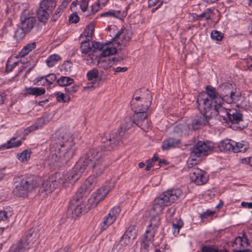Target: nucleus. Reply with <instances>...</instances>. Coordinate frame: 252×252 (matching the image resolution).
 Here are the masks:
<instances>
[{"label": "nucleus", "mask_w": 252, "mask_h": 252, "mask_svg": "<svg viewBox=\"0 0 252 252\" xmlns=\"http://www.w3.org/2000/svg\"><path fill=\"white\" fill-rule=\"evenodd\" d=\"M34 84L38 86L48 85L45 76L37 77L34 80Z\"/></svg>", "instance_id": "nucleus-47"}, {"label": "nucleus", "mask_w": 252, "mask_h": 252, "mask_svg": "<svg viewBox=\"0 0 252 252\" xmlns=\"http://www.w3.org/2000/svg\"><path fill=\"white\" fill-rule=\"evenodd\" d=\"M151 219L148 227H151L154 230H157L160 225V218L159 215L151 216Z\"/></svg>", "instance_id": "nucleus-33"}, {"label": "nucleus", "mask_w": 252, "mask_h": 252, "mask_svg": "<svg viewBox=\"0 0 252 252\" xmlns=\"http://www.w3.org/2000/svg\"><path fill=\"white\" fill-rule=\"evenodd\" d=\"M200 111L203 116L198 118L195 119L192 121V126L194 129H198L207 125L209 123V120L212 118L211 117H207L202 111Z\"/></svg>", "instance_id": "nucleus-22"}, {"label": "nucleus", "mask_w": 252, "mask_h": 252, "mask_svg": "<svg viewBox=\"0 0 252 252\" xmlns=\"http://www.w3.org/2000/svg\"><path fill=\"white\" fill-rule=\"evenodd\" d=\"M80 2L81 3L79 4L80 5V6L82 11H86L88 5V1H80Z\"/></svg>", "instance_id": "nucleus-63"}, {"label": "nucleus", "mask_w": 252, "mask_h": 252, "mask_svg": "<svg viewBox=\"0 0 252 252\" xmlns=\"http://www.w3.org/2000/svg\"><path fill=\"white\" fill-rule=\"evenodd\" d=\"M99 73L96 69H93L89 71L87 74L89 80H93L98 77Z\"/></svg>", "instance_id": "nucleus-46"}, {"label": "nucleus", "mask_w": 252, "mask_h": 252, "mask_svg": "<svg viewBox=\"0 0 252 252\" xmlns=\"http://www.w3.org/2000/svg\"><path fill=\"white\" fill-rule=\"evenodd\" d=\"M57 133L59 143H52L50 145L52 154L49 160L53 165L60 167L66 164L71 158V149L75 143L69 133L62 130L58 131Z\"/></svg>", "instance_id": "nucleus-1"}, {"label": "nucleus", "mask_w": 252, "mask_h": 252, "mask_svg": "<svg viewBox=\"0 0 252 252\" xmlns=\"http://www.w3.org/2000/svg\"><path fill=\"white\" fill-rule=\"evenodd\" d=\"M121 211V209L119 206L113 207L109 212L108 215L105 216L103 221L100 225L101 230L106 229L110 225H111L116 220Z\"/></svg>", "instance_id": "nucleus-17"}, {"label": "nucleus", "mask_w": 252, "mask_h": 252, "mask_svg": "<svg viewBox=\"0 0 252 252\" xmlns=\"http://www.w3.org/2000/svg\"><path fill=\"white\" fill-rule=\"evenodd\" d=\"M105 144L103 148H93L89 150L79 160V164L83 167L84 171L88 167L92 174L95 177L102 175L106 168L104 160Z\"/></svg>", "instance_id": "nucleus-2"}, {"label": "nucleus", "mask_w": 252, "mask_h": 252, "mask_svg": "<svg viewBox=\"0 0 252 252\" xmlns=\"http://www.w3.org/2000/svg\"><path fill=\"white\" fill-rule=\"evenodd\" d=\"M111 189L110 187L105 186L98 189L94 192L88 199L89 205L91 208L96 207L98 203L102 201L108 194Z\"/></svg>", "instance_id": "nucleus-16"}, {"label": "nucleus", "mask_w": 252, "mask_h": 252, "mask_svg": "<svg viewBox=\"0 0 252 252\" xmlns=\"http://www.w3.org/2000/svg\"><path fill=\"white\" fill-rule=\"evenodd\" d=\"M190 156V158L189 159L187 162V165L188 168H192L197 164V161L196 159H194Z\"/></svg>", "instance_id": "nucleus-60"}, {"label": "nucleus", "mask_w": 252, "mask_h": 252, "mask_svg": "<svg viewBox=\"0 0 252 252\" xmlns=\"http://www.w3.org/2000/svg\"><path fill=\"white\" fill-rule=\"evenodd\" d=\"M45 77L46 78L48 85L52 84L56 79V76L55 74L53 73L48 74Z\"/></svg>", "instance_id": "nucleus-56"}, {"label": "nucleus", "mask_w": 252, "mask_h": 252, "mask_svg": "<svg viewBox=\"0 0 252 252\" xmlns=\"http://www.w3.org/2000/svg\"><path fill=\"white\" fill-rule=\"evenodd\" d=\"M173 228L174 229L173 234L175 236L178 235L179 230L183 225V222L180 219H176L172 221Z\"/></svg>", "instance_id": "nucleus-34"}, {"label": "nucleus", "mask_w": 252, "mask_h": 252, "mask_svg": "<svg viewBox=\"0 0 252 252\" xmlns=\"http://www.w3.org/2000/svg\"><path fill=\"white\" fill-rule=\"evenodd\" d=\"M61 59V58L60 56L57 54H53L51 55L47 58L46 63L49 67H53Z\"/></svg>", "instance_id": "nucleus-35"}, {"label": "nucleus", "mask_w": 252, "mask_h": 252, "mask_svg": "<svg viewBox=\"0 0 252 252\" xmlns=\"http://www.w3.org/2000/svg\"><path fill=\"white\" fill-rule=\"evenodd\" d=\"M39 126L37 124L35 123L32 126L28 127L25 129L26 134H28L29 133H31L33 131L36 130L39 128Z\"/></svg>", "instance_id": "nucleus-57"}, {"label": "nucleus", "mask_w": 252, "mask_h": 252, "mask_svg": "<svg viewBox=\"0 0 252 252\" xmlns=\"http://www.w3.org/2000/svg\"><path fill=\"white\" fill-rule=\"evenodd\" d=\"M31 153V150H25L20 154H17V158L22 162H26L30 159Z\"/></svg>", "instance_id": "nucleus-37"}, {"label": "nucleus", "mask_w": 252, "mask_h": 252, "mask_svg": "<svg viewBox=\"0 0 252 252\" xmlns=\"http://www.w3.org/2000/svg\"><path fill=\"white\" fill-rule=\"evenodd\" d=\"M102 48L101 55L102 57H106L115 54L117 52L116 47H113L111 44L103 45Z\"/></svg>", "instance_id": "nucleus-30"}, {"label": "nucleus", "mask_w": 252, "mask_h": 252, "mask_svg": "<svg viewBox=\"0 0 252 252\" xmlns=\"http://www.w3.org/2000/svg\"><path fill=\"white\" fill-rule=\"evenodd\" d=\"M114 63L115 59L113 58L112 59L110 58L100 59L98 62L97 65L99 67L107 70L111 68Z\"/></svg>", "instance_id": "nucleus-28"}, {"label": "nucleus", "mask_w": 252, "mask_h": 252, "mask_svg": "<svg viewBox=\"0 0 252 252\" xmlns=\"http://www.w3.org/2000/svg\"><path fill=\"white\" fill-rule=\"evenodd\" d=\"M79 20V17L76 13L71 14L69 17V21L71 23H76Z\"/></svg>", "instance_id": "nucleus-58"}, {"label": "nucleus", "mask_w": 252, "mask_h": 252, "mask_svg": "<svg viewBox=\"0 0 252 252\" xmlns=\"http://www.w3.org/2000/svg\"><path fill=\"white\" fill-rule=\"evenodd\" d=\"M212 14V11H211V10L210 9H207L200 15H196V17H193V19L196 20H200L202 19L208 20L210 19Z\"/></svg>", "instance_id": "nucleus-41"}, {"label": "nucleus", "mask_w": 252, "mask_h": 252, "mask_svg": "<svg viewBox=\"0 0 252 252\" xmlns=\"http://www.w3.org/2000/svg\"><path fill=\"white\" fill-rule=\"evenodd\" d=\"M57 83L61 86H68L73 83V80L69 77L61 76L57 80Z\"/></svg>", "instance_id": "nucleus-36"}, {"label": "nucleus", "mask_w": 252, "mask_h": 252, "mask_svg": "<svg viewBox=\"0 0 252 252\" xmlns=\"http://www.w3.org/2000/svg\"><path fill=\"white\" fill-rule=\"evenodd\" d=\"M126 236V235L124 234L120 240V244L123 247L127 246L132 240Z\"/></svg>", "instance_id": "nucleus-51"}, {"label": "nucleus", "mask_w": 252, "mask_h": 252, "mask_svg": "<svg viewBox=\"0 0 252 252\" xmlns=\"http://www.w3.org/2000/svg\"><path fill=\"white\" fill-rule=\"evenodd\" d=\"M37 186L38 183L32 177L23 178L16 182L13 193L17 196L26 197Z\"/></svg>", "instance_id": "nucleus-7"}, {"label": "nucleus", "mask_w": 252, "mask_h": 252, "mask_svg": "<svg viewBox=\"0 0 252 252\" xmlns=\"http://www.w3.org/2000/svg\"><path fill=\"white\" fill-rule=\"evenodd\" d=\"M35 47L36 43L35 42L28 44L24 47V48L19 53L18 56H16V58H18L20 57L21 58V62L23 63V61L22 60V58L28 55L30 52L35 49Z\"/></svg>", "instance_id": "nucleus-26"}, {"label": "nucleus", "mask_w": 252, "mask_h": 252, "mask_svg": "<svg viewBox=\"0 0 252 252\" xmlns=\"http://www.w3.org/2000/svg\"><path fill=\"white\" fill-rule=\"evenodd\" d=\"M242 119L243 115L241 113L236 110L232 109L229 114L228 120L233 124H239L242 121Z\"/></svg>", "instance_id": "nucleus-27"}, {"label": "nucleus", "mask_w": 252, "mask_h": 252, "mask_svg": "<svg viewBox=\"0 0 252 252\" xmlns=\"http://www.w3.org/2000/svg\"><path fill=\"white\" fill-rule=\"evenodd\" d=\"M133 124H134L133 117H126L121 126V130L119 134L115 131L104 133L101 137V141L102 143L105 144V150L111 151L116 147L121 140L120 133L122 132L123 130L125 131L130 128Z\"/></svg>", "instance_id": "nucleus-5"}, {"label": "nucleus", "mask_w": 252, "mask_h": 252, "mask_svg": "<svg viewBox=\"0 0 252 252\" xmlns=\"http://www.w3.org/2000/svg\"><path fill=\"white\" fill-rule=\"evenodd\" d=\"M157 230H154L152 228H151V227H148L145 235V241H144V243L145 242H149L152 241V240L153 239L154 234Z\"/></svg>", "instance_id": "nucleus-43"}, {"label": "nucleus", "mask_w": 252, "mask_h": 252, "mask_svg": "<svg viewBox=\"0 0 252 252\" xmlns=\"http://www.w3.org/2000/svg\"><path fill=\"white\" fill-rule=\"evenodd\" d=\"M124 234L126 235V236L128 237L129 238H130L131 240H134L136 237V230L135 226L134 225L129 226L125 231Z\"/></svg>", "instance_id": "nucleus-40"}, {"label": "nucleus", "mask_w": 252, "mask_h": 252, "mask_svg": "<svg viewBox=\"0 0 252 252\" xmlns=\"http://www.w3.org/2000/svg\"><path fill=\"white\" fill-rule=\"evenodd\" d=\"M211 36L213 39L216 40L217 41H220L222 39L223 34L220 32L213 31L211 32Z\"/></svg>", "instance_id": "nucleus-48"}, {"label": "nucleus", "mask_w": 252, "mask_h": 252, "mask_svg": "<svg viewBox=\"0 0 252 252\" xmlns=\"http://www.w3.org/2000/svg\"><path fill=\"white\" fill-rule=\"evenodd\" d=\"M221 101L220 94L216 91L215 88L212 86H207L205 92L200 93L197 96L196 103L199 110L203 112L211 107Z\"/></svg>", "instance_id": "nucleus-4"}, {"label": "nucleus", "mask_w": 252, "mask_h": 252, "mask_svg": "<svg viewBox=\"0 0 252 252\" xmlns=\"http://www.w3.org/2000/svg\"><path fill=\"white\" fill-rule=\"evenodd\" d=\"M243 242L246 243L247 246H248V241L246 237H238L235 239V243L236 244H239L241 247H243Z\"/></svg>", "instance_id": "nucleus-53"}, {"label": "nucleus", "mask_w": 252, "mask_h": 252, "mask_svg": "<svg viewBox=\"0 0 252 252\" xmlns=\"http://www.w3.org/2000/svg\"><path fill=\"white\" fill-rule=\"evenodd\" d=\"M144 113H146V112L135 113V114L133 115L134 124L139 127L140 126V124H141L142 120L144 119L143 118L142 115V114Z\"/></svg>", "instance_id": "nucleus-45"}, {"label": "nucleus", "mask_w": 252, "mask_h": 252, "mask_svg": "<svg viewBox=\"0 0 252 252\" xmlns=\"http://www.w3.org/2000/svg\"><path fill=\"white\" fill-rule=\"evenodd\" d=\"M58 101L62 102H68L70 101V96L68 94H64L60 92H56L54 94Z\"/></svg>", "instance_id": "nucleus-39"}, {"label": "nucleus", "mask_w": 252, "mask_h": 252, "mask_svg": "<svg viewBox=\"0 0 252 252\" xmlns=\"http://www.w3.org/2000/svg\"><path fill=\"white\" fill-rule=\"evenodd\" d=\"M182 194L179 189H172L164 192L156 198L150 211V216L159 215L165 206L171 205Z\"/></svg>", "instance_id": "nucleus-3"}, {"label": "nucleus", "mask_w": 252, "mask_h": 252, "mask_svg": "<svg viewBox=\"0 0 252 252\" xmlns=\"http://www.w3.org/2000/svg\"><path fill=\"white\" fill-rule=\"evenodd\" d=\"M84 172V168L79 164V161L76 166L71 170L63 173V174H58V179L60 184L63 187L68 186L69 184H73L81 176V174Z\"/></svg>", "instance_id": "nucleus-9"}, {"label": "nucleus", "mask_w": 252, "mask_h": 252, "mask_svg": "<svg viewBox=\"0 0 252 252\" xmlns=\"http://www.w3.org/2000/svg\"><path fill=\"white\" fill-rule=\"evenodd\" d=\"M222 101L220 103L214 104L208 110L203 112L207 117L216 118L219 116L222 118L223 120L227 121L228 119L231 109H226L221 106Z\"/></svg>", "instance_id": "nucleus-13"}, {"label": "nucleus", "mask_w": 252, "mask_h": 252, "mask_svg": "<svg viewBox=\"0 0 252 252\" xmlns=\"http://www.w3.org/2000/svg\"><path fill=\"white\" fill-rule=\"evenodd\" d=\"M39 244L36 237L30 234L13 246L11 248V252H21L27 250L28 252H39Z\"/></svg>", "instance_id": "nucleus-8"}, {"label": "nucleus", "mask_w": 252, "mask_h": 252, "mask_svg": "<svg viewBox=\"0 0 252 252\" xmlns=\"http://www.w3.org/2000/svg\"><path fill=\"white\" fill-rule=\"evenodd\" d=\"M121 10H113V11H110L109 12H106L105 13H104L103 14H102V16H113L114 17H119L121 15Z\"/></svg>", "instance_id": "nucleus-54"}, {"label": "nucleus", "mask_w": 252, "mask_h": 252, "mask_svg": "<svg viewBox=\"0 0 252 252\" xmlns=\"http://www.w3.org/2000/svg\"><path fill=\"white\" fill-rule=\"evenodd\" d=\"M82 193L78 191L69 204V208L72 210V214L77 217L88 212L90 207V206H86V198L83 197Z\"/></svg>", "instance_id": "nucleus-11"}, {"label": "nucleus", "mask_w": 252, "mask_h": 252, "mask_svg": "<svg viewBox=\"0 0 252 252\" xmlns=\"http://www.w3.org/2000/svg\"><path fill=\"white\" fill-rule=\"evenodd\" d=\"M9 218L8 213L4 210L0 211V220L6 221Z\"/></svg>", "instance_id": "nucleus-59"}, {"label": "nucleus", "mask_w": 252, "mask_h": 252, "mask_svg": "<svg viewBox=\"0 0 252 252\" xmlns=\"http://www.w3.org/2000/svg\"><path fill=\"white\" fill-rule=\"evenodd\" d=\"M23 92L26 95L38 96L44 94L45 90L39 87H26Z\"/></svg>", "instance_id": "nucleus-23"}, {"label": "nucleus", "mask_w": 252, "mask_h": 252, "mask_svg": "<svg viewBox=\"0 0 252 252\" xmlns=\"http://www.w3.org/2000/svg\"><path fill=\"white\" fill-rule=\"evenodd\" d=\"M152 97L151 93L147 90L136 92L132 98L130 104L132 110L135 113L146 112L151 104Z\"/></svg>", "instance_id": "nucleus-6"}, {"label": "nucleus", "mask_w": 252, "mask_h": 252, "mask_svg": "<svg viewBox=\"0 0 252 252\" xmlns=\"http://www.w3.org/2000/svg\"><path fill=\"white\" fill-rule=\"evenodd\" d=\"M218 90L219 92L221 101H225L230 104L235 103L239 99L240 94L236 93L235 89L231 84L225 83L219 86Z\"/></svg>", "instance_id": "nucleus-10"}, {"label": "nucleus", "mask_w": 252, "mask_h": 252, "mask_svg": "<svg viewBox=\"0 0 252 252\" xmlns=\"http://www.w3.org/2000/svg\"><path fill=\"white\" fill-rule=\"evenodd\" d=\"M89 41H88L87 39L84 41H82L81 43V45L80 46V49L81 51L82 54L83 56H86L89 53H92L94 50L92 49V48L90 47L89 43Z\"/></svg>", "instance_id": "nucleus-32"}, {"label": "nucleus", "mask_w": 252, "mask_h": 252, "mask_svg": "<svg viewBox=\"0 0 252 252\" xmlns=\"http://www.w3.org/2000/svg\"><path fill=\"white\" fill-rule=\"evenodd\" d=\"M55 6V1H41L36 11V15L38 21L45 23Z\"/></svg>", "instance_id": "nucleus-12"}, {"label": "nucleus", "mask_w": 252, "mask_h": 252, "mask_svg": "<svg viewBox=\"0 0 252 252\" xmlns=\"http://www.w3.org/2000/svg\"><path fill=\"white\" fill-rule=\"evenodd\" d=\"M131 36L132 32L130 31L122 29L114 37L113 43L114 44H117V48L121 50L130 41Z\"/></svg>", "instance_id": "nucleus-15"}, {"label": "nucleus", "mask_w": 252, "mask_h": 252, "mask_svg": "<svg viewBox=\"0 0 252 252\" xmlns=\"http://www.w3.org/2000/svg\"><path fill=\"white\" fill-rule=\"evenodd\" d=\"M234 144H235L234 141L225 139L220 142L219 145V147L220 149V150L221 151L233 152V147Z\"/></svg>", "instance_id": "nucleus-24"}, {"label": "nucleus", "mask_w": 252, "mask_h": 252, "mask_svg": "<svg viewBox=\"0 0 252 252\" xmlns=\"http://www.w3.org/2000/svg\"><path fill=\"white\" fill-rule=\"evenodd\" d=\"M180 143V140L178 139L170 138L164 140L162 145V149L163 150H168L171 148L177 146Z\"/></svg>", "instance_id": "nucleus-25"}, {"label": "nucleus", "mask_w": 252, "mask_h": 252, "mask_svg": "<svg viewBox=\"0 0 252 252\" xmlns=\"http://www.w3.org/2000/svg\"><path fill=\"white\" fill-rule=\"evenodd\" d=\"M176 209L174 207L169 208L166 213V219L169 221H172L173 220V215L175 212Z\"/></svg>", "instance_id": "nucleus-49"}, {"label": "nucleus", "mask_w": 252, "mask_h": 252, "mask_svg": "<svg viewBox=\"0 0 252 252\" xmlns=\"http://www.w3.org/2000/svg\"><path fill=\"white\" fill-rule=\"evenodd\" d=\"M36 23V20L34 17H21V27L26 32H30L33 28Z\"/></svg>", "instance_id": "nucleus-21"}, {"label": "nucleus", "mask_w": 252, "mask_h": 252, "mask_svg": "<svg viewBox=\"0 0 252 252\" xmlns=\"http://www.w3.org/2000/svg\"><path fill=\"white\" fill-rule=\"evenodd\" d=\"M113 69L114 70V74L115 75L119 72H124L127 70L126 67H117L116 68L113 67Z\"/></svg>", "instance_id": "nucleus-62"}, {"label": "nucleus", "mask_w": 252, "mask_h": 252, "mask_svg": "<svg viewBox=\"0 0 252 252\" xmlns=\"http://www.w3.org/2000/svg\"><path fill=\"white\" fill-rule=\"evenodd\" d=\"M143 118L144 119L140 124V127L143 129V130L146 131H148L150 128V124L148 121L147 119V113H144L142 114Z\"/></svg>", "instance_id": "nucleus-42"}, {"label": "nucleus", "mask_w": 252, "mask_h": 252, "mask_svg": "<svg viewBox=\"0 0 252 252\" xmlns=\"http://www.w3.org/2000/svg\"><path fill=\"white\" fill-rule=\"evenodd\" d=\"M215 213V211H211L208 210L200 215L201 219L202 220H203L205 219H206L208 217L213 216Z\"/></svg>", "instance_id": "nucleus-55"}, {"label": "nucleus", "mask_w": 252, "mask_h": 252, "mask_svg": "<svg viewBox=\"0 0 252 252\" xmlns=\"http://www.w3.org/2000/svg\"><path fill=\"white\" fill-rule=\"evenodd\" d=\"M235 144L233 147L234 153L244 152L249 147L248 143L244 141L239 142H235Z\"/></svg>", "instance_id": "nucleus-29"}, {"label": "nucleus", "mask_w": 252, "mask_h": 252, "mask_svg": "<svg viewBox=\"0 0 252 252\" xmlns=\"http://www.w3.org/2000/svg\"><path fill=\"white\" fill-rule=\"evenodd\" d=\"M94 23L92 22L87 25L85 29L83 35L86 37L88 41H90L92 39V36L94 31Z\"/></svg>", "instance_id": "nucleus-31"}, {"label": "nucleus", "mask_w": 252, "mask_h": 252, "mask_svg": "<svg viewBox=\"0 0 252 252\" xmlns=\"http://www.w3.org/2000/svg\"><path fill=\"white\" fill-rule=\"evenodd\" d=\"M92 174L86 180L84 184L82 185L78 190L80 193L89 192L92 189L93 186L95 184L96 178Z\"/></svg>", "instance_id": "nucleus-20"}, {"label": "nucleus", "mask_w": 252, "mask_h": 252, "mask_svg": "<svg viewBox=\"0 0 252 252\" xmlns=\"http://www.w3.org/2000/svg\"><path fill=\"white\" fill-rule=\"evenodd\" d=\"M28 33L29 32H26L25 30L21 27L16 30L14 36L17 40H20L23 39Z\"/></svg>", "instance_id": "nucleus-44"}, {"label": "nucleus", "mask_w": 252, "mask_h": 252, "mask_svg": "<svg viewBox=\"0 0 252 252\" xmlns=\"http://www.w3.org/2000/svg\"><path fill=\"white\" fill-rule=\"evenodd\" d=\"M15 139L16 138L15 137L12 138L6 143H5L3 146L6 149H10L11 148L18 147L20 146L22 144L21 141L18 140L15 141Z\"/></svg>", "instance_id": "nucleus-38"}, {"label": "nucleus", "mask_w": 252, "mask_h": 252, "mask_svg": "<svg viewBox=\"0 0 252 252\" xmlns=\"http://www.w3.org/2000/svg\"><path fill=\"white\" fill-rule=\"evenodd\" d=\"M191 180L197 185H202L206 183L208 180L207 173L203 170L194 168L190 173Z\"/></svg>", "instance_id": "nucleus-19"}, {"label": "nucleus", "mask_w": 252, "mask_h": 252, "mask_svg": "<svg viewBox=\"0 0 252 252\" xmlns=\"http://www.w3.org/2000/svg\"><path fill=\"white\" fill-rule=\"evenodd\" d=\"M61 185L59 182L57 175L55 174L52 175L45 180L42 183V187H40V191L41 192H45L46 194L50 193L53 191L56 188Z\"/></svg>", "instance_id": "nucleus-18"}, {"label": "nucleus", "mask_w": 252, "mask_h": 252, "mask_svg": "<svg viewBox=\"0 0 252 252\" xmlns=\"http://www.w3.org/2000/svg\"><path fill=\"white\" fill-rule=\"evenodd\" d=\"M63 6L61 5L57 8L51 18V21L55 22L58 19L63 11Z\"/></svg>", "instance_id": "nucleus-52"}, {"label": "nucleus", "mask_w": 252, "mask_h": 252, "mask_svg": "<svg viewBox=\"0 0 252 252\" xmlns=\"http://www.w3.org/2000/svg\"><path fill=\"white\" fill-rule=\"evenodd\" d=\"M65 92L69 94H73L76 92L77 90V86H73L71 87H67L65 88Z\"/></svg>", "instance_id": "nucleus-61"}, {"label": "nucleus", "mask_w": 252, "mask_h": 252, "mask_svg": "<svg viewBox=\"0 0 252 252\" xmlns=\"http://www.w3.org/2000/svg\"><path fill=\"white\" fill-rule=\"evenodd\" d=\"M19 62H15L13 63L11 62V59H9L7 62L6 65V71L7 72H10L13 70V69L18 65Z\"/></svg>", "instance_id": "nucleus-50"}, {"label": "nucleus", "mask_w": 252, "mask_h": 252, "mask_svg": "<svg viewBox=\"0 0 252 252\" xmlns=\"http://www.w3.org/2000/svg\"><path fill=\"white\" fill-rule=\"evenodd\" d=\"M211 143L208 142L198 141L192 148L191 157H201L208 155L213 150Z\"/></svg>", "instance_id": "nucleus-14"}, {"label": "nucleus", "mask_w": 252, "mask_h": 252, "mask_svg": "<svg viewBox=\"0 0 252 252\" xmlns=\"http://www.w3.org/2000/svg\"><path fill=\"white\" fill-rule=\"evenodd\" d=\"M70 249V247L68 245L63 246L56 252H68Z\"/></svg>", "instance_id": "nucleus-64"}]
</instances>
